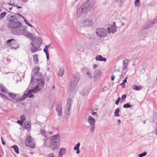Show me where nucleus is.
Segmentation results:
<instances>
[{
	"label": "nucleus",
	"instance_id": "1",
	"mask_svg": "<svg viewBox=\"0 0 157 157\" xmlns=\"http://www.w3.org/2000/svg\"><path fill=\"white\" fill-rule=\"evenodd\" d=\"M19 17L17 15L12 16L10 18L9 23L7 25L8 27L12 29L11 33L16 35H19L22 31V28L25 27L21 26V23L18 19Z\"/></svg>",
	"mask_w": 157,
	"mask_h": 157
},
{
	"label": "nucleus",
	"instance_id": "2",
	"mask_svg": "<svg viewBox=\"0 0 157 157\" xmlns=\"http://www.w3.org/2000/svg\"><path fill=\"white\" fill-rule=\"evenodd\" d=\"M59 136V134H56L51 137L49 147L52 151H54L59 148L60 145Z\"/></svg>",
	"mask_w": 157,
	"mask_h": 157
},
{
	"label": "nucleus",
	"instance_id": "3",
	"mask_svg": "<svg viewBox=\"0 0 157 157\" xmlns=\"http://www.w3.org/2000/svg\"><path fill=\"white\" fill-rule=\"evenodd\" d=\"M22 31L21 34L19 35H24L25 36L30 39L32 40L35 39L36 37L33 34L29 33L27 31L26 26L25 27H22L21 29Z\"/></svg>",
	"mask_w": 157,
	"mask_h": 157
},
{
	"label": "nucleus",
	"instance_id": "4",
	"mask_svg": "<svg viewBox=\"0 0 157 157\" xmlns=\"http://www.w3.org/2000/svg\"><path fill=\"white\" fill-rule=\"evenodd\" d=\"M95 32L98 36L101 38H104L107 35L106 29L103 28H97Z\"/></svg>",
	"mask_w": 157,
	"mask_h": 157
},
{
	"label": "nucleus",
	"instance_id": "5",
	"mask_svg": "<svg viewBox=\"0 0 157 157\" xmlns=\"http://www.w3.org/2000/svg\"><path fill=\"white\" fill-rule=\"evenodd\" d=\"M79 78L78 76L73 77L70 81L69 89L71 91H73L75 89L76 84L79 80Z\"/></svg>",
	"mask_w": 157,
	"mask_h": 157
},
{
	"label": "nucleus",
	"instance_id": "6",
	"mask_svg": "<svg viewBox=\"0 0 157 157\" xmlns=\"http://www.w3.org/2000/svg\"><path fill=\"white\" fill-rule=\"evenodd\" d=\"M88 11L83 4L77 10L76 15L78 17H80L85 14Z\"/></svg>",
	"mask_w": 157,
	"mask_h": 157
},
{
	"label": "nucleus",
	"instance_id": "7",
	"mask_svg": "<svg viewBox=\"0 0 157 157\" xmlns=\"http://www.w3.org/2000/svg\"><path fill=\"white\" fill-rule=\"evenodd\" d=\"M88 122L91 126L90 131L91 132H93L95 127V119L91 116H89L88 117Z\"/></svg>",
	"mask_w": 157,
	"mask_h": 157
},
{
	"label": "nucleus",
	"instance_id": "8",
	"mask_svg": "<svg viewBox=\"0 0 157 157\" xmlns=\"http://www.w3.org/2000/svg\"><path fill=\"white\" fill-rule=\"evenodd\" d=\"M42 75L39 71H36L34 72L33 75H31V79L29 84V85L31 83L33 84V81L35 82L36 80H39L40 78L42 77Z\"/></svg>",
	"mask_w": 157,
	"mask_h": 157
},
{
	"label": "nucleus",
	"instance_id": "9",
	"mask_svg": "<svg viewBox=\"0 0 157 157\" xmlns=\"http://www.w3.org/2000/svg\"><path fill=\"white\" fill-rule=\"evenodd\" d=\"M86 8L88 11L91 10L94 5V3L91 1L88 0L85 1L83 4Z\"/></svg>",
	"mask_w": 157,
	"mask_h": 157
},
{
	"label": "nucleus",
	"instance_id": "10",
	"mask_svg": "<svg viewBox=\"0 0 157 157\" xmlns=\"http://www.w3.org/2000/svg\"><path fill=\"white\" fill-rule=\"evenodd\" d=\"M31 44L32 46L31 47L30 50L32 53H34L39 50L38 49L40 46L37 43L32 41Z\"/></svg>",
	"mask_w": 157,
	"mask_h": 157
},
{
	"label": "nucleus",
	"instance_id": "11",
	"mask_svg": "<svg viewBox=\"0 0 157 157\" xmlns=\"http://www.w3.org/2000/svg\"><path fill=\"white\" fill-rule=\"evenodd\" d=\"M117 27L116 25L115 22H113L112 25L107 28L109 33L113 34L117 31Z\"/></svg>",
	"mask_w": 157,
	"mask_h": 157
},
{
	"label": "nucleus",
	"instance_id": "12",
	"mask_svg": "<svg viewBox=\"0 0 157 157\" xmlns=\"http://www.w3.org/2000/svg\"><path fill=\"white\" fill-rule=\"evenodd\" d=\"M25 144L27 146L31 148H33L35 146V144L31 140L30 136H28L26 139Z\"/></svg>",
	"mask_w": 157,
	"mask_h": 157
},
{
	"label": "nucleus",
	"instance_id": "13",
	"mask_svg": "<svg viewBox=\"0 0 157 157\" xmlns=\"http://www.w3.org/2000/svg\"><path fill=\"white\" fill-rule=\"evenodd\" d=\"M72 103V99L71 98H69L67 100V104L66 105L67 108L65 110V112H66V114H69Z\"/></svg>",
	"mask_w": 157,
	"mask_h": 157
},
{
	"label": "nucleus",
	"instance_id": "14",
	"mask_svg": "<svg viewBox=\"0 0 157 157\" xmlns=\"http://www.w3.org/2000/svg\"><path fill=\"white\" fill-rule=\"evenodd\" d=\"M7 43L8 44H9L11 46V48L13 49H16L17 48H19L18 45H16V47H14V44H16L15 40L13 39H11L10 40H8L7 41Z\"/></svg>",
	"mask_w": 157,
	"mask_h": 157
},
{
	"label": "nucleus",
	"instance_id": "15",
	"mask_svg": "<svg viewBox=\"0 0 157 157\" xmlns=\"http://www.w3.org/2000/svg\"><path fill=\"white\" fill-rule=\"evenodd\" d=\"M101 74V71L98 70H95L94 73V80L96 82L100 78Z\"/></svg>",
	"mask_w": 157,
	"mask_h": 157
},
{
	"label": "nucleus",
	"instance_id": "16",
	"mask_svg": "<svg viewBox=\"0 0 157 157\" xmlns=\"http://www.w3.org/2000/svg\"><path fill=\"white\" fill-rule=\"evenodd\" d=\"M56 111L58 112V115L59 116H62V106L61 104H58L56 107Z\"/></svg>",
	"mask_w": 157,
	"mask_h": 157
},
{
	"label": "nucleus",
	"instance_id": "17",
	"mask_svg": "<svg viewBox=\"0 0 157 157\" xmlns=\"http://www.w3.org/2000/svg\"><path fill=\"white\" fill-rule=\"evenodd\" d=\"M82 24L83 26H87L91 25L92 24V21L89 19H87L82 22Z\"/></svg>",
	"mask_w": 157,
	"mask_h": 157
},
{
	"label": "nucleus",
	"instance_id": "18",
	"mask_svg": "<svg viewBox=\"0 0 157 157\" xmlns=\"http://www.w3.org/2000/svg\"><path fill=\"white\" fill-rule=\"evenodd\" d=\"M8 94L10 97L13 99L17 100V101L18 102V99L19 98V94H14L11 93H9Z\"/></svg>",
	"mask_w": 157,
	"mask_h": 157
},
{
	"label": "nucleus",
	"instance_id": "19",
	"mask_svg": "<svg viewBox=\"0 0 157 157\" xmlns=\"http://www.w3.org/2000/svg\"><path fill=\"white\" fill-rule=\"evenodd\" d=\"M154 25L152 22L151 21H148L147 22V24L145 26L143 27V29L144 30H146L148 29L149 28L151 27Z\"/></svg>",
	"mask_w": 157,
	"mask_h": 157
},
{
	"label": "nucleus",
	"instance_id": "20",
	"mask_svg": "<svg viewBox=\"0 0 157 157\" xmlns=\"http://www.w3.org/2000/svg\"><path fill=\"white\" fill-rule=\"evenodd\" d=\"M37 82V83L38 85L42 87H43L44 85V83L45 81V79L43 78L42 77L40 78L39 80H36Z\"/></svg>",
	"mask_w": 157,
	"mask_h": 157
},
{
	"label": "nucleus",
	"instance_id": "21",
	"mask_svg": "<svg viewBox=\"0 0 157 157\" xmlns=\"http://www.w3.org/2000/svg\"><path fill=\"white\" fill-rule=\"evenodd\" d=\"M95 59L97 61L105 62L106 60V58L103 57L101 55L97 56L95 58Z\"/></svg>",
	"mask_w": 157,
	"mask_h": 157
},
{
	"label": "nucleus",
	"instance_id": "22",
	"mask_svg": "<svg viewBox=\"0 0 157 157\" xmlns=\"http://www.w3.org/2000/svg\"><path fill=\"white\" fill-rule=\"evenodd\" d=\"M25 128L27 129L28 131H30L31 129V124L28 121H26L25 124Z\"/></svg>",
	"mask_w": 157,
	"mask_h": 157
},
{
	"label": "nucleus",
	"instance_id": "23",
	"mask_svg": "<svg viewBox=\"0 0 157 157\" xmlns=\"http://www.w3.org/2000/svg\"><path fill=\"white\" fill-rule=\"evenodd\" d=\"M41 90L40 88L38 85L36 86L35 88L31 90L32 93L34 94L37 93L40 91Z\"/></svg>",
	"mask_w": 157,
	"mask_h": 157
},
{
	"label": "nucleus",
	"instance_id": "24",
	"mask_svg": "<svg viewBox=\"0 0 157 157\" xmlns=\"http://www.w3.org/2000/svg\"><path fill=\"white\" fill-rule=\"evenodd\" d=\"M64 73V69L63 67H60L59 71L58 73V75L59 76L62 77Z\"/></svg>",
	"mask_w": 157,
	"mask_h": 157
},
{
	"label": "nucleus",
	"instance_id": "25",
	"mask_svg": "<svg viewBox=\"0 0 157 157\" xmlns=\"http://www.w3.org/2000/svg\"><path fill=\"white\" fill-rule=\"evenodd\" d=\"M40 133L41 135H43L44 137L46 138L48 137V133L46 132L45 130L41 129L40 130Z\"/></svg>",
	"mask_w": 157,
	"mask_h": 157
},
{
	"label": "nucleus",
	"instance_id": "26",
	"mask_svg": "<svg viewBox=\"0 0 157 157\" xmlns=\"http://www.w3.org/2000/svg\"><path fill=\"white\" fill-rule=\"evenodd\" d=\"M17 15L21 17L23 19H24V22L25 24L28 25L29 26H30L31 27H33V26L30 24L27 21V20L25 18V17L24 16H23L21 14L18 13L17 14Z\"/></svg>",
	"mask_w": 157,
	"mask_h": 157
},
{
	"label": "nucleus",
	"instance_id": "27",
	"mask_svg": "<svg viewBox=\"0 0 157 157\" xmlns=\"http://www.w3.org/2000/svg\"><path fill=\"white\" fill-rule=\"evenodd\" d=\"M80 144L79 142L78 143L74 148V150H76V153L77 154H78L80 153L79 147Z\"/></svg>",
	"mask_w": 157,
	"mask_h": 157
},
{
	"label": "nucleus",
	"instance_id": "28",
	"mask_svg": "<svg viewBox=\"0 0 157 157\" xmlns=\"http://www.w3.org/2000/svg\"><path fill=\"white\" fill-rule=\"evenodd\" d=\"M88 91L86 88H84L80 91V94L84 96L88 94Z\"/></svg>",
	"mask_w": 157,
	"mask_h": 157
},
{
	"label": "nucleus",
	"instance_id": "29",
	"mask_svg": "<svg viewBox=\"0 0 157 157\" xmlns=\"http://www.w3.org/2000/svg\"><path fill=\"white\" fill-rule=\"evenodd\" d=\"M128 60L127 59H126L124 61H123V69L125 70L126 69L128 63Z\"/></svg>",
	"mask_w": 157,
	"mask_h": 157
},
{
	"label": "nucleus",
	"instance_id": "30",
	"mask_svg": "<svg viewBox=\"0 0 157 157\" xmlns=\"http://www.w3.org/2000/svg\"><path fill=\"white\" fill-rule=\"evenodd\" d=\"M132 88L133 90L139 91L142 89V87L141 86H138L137 85H134L132 86Z\"/></svg>",
	"mask_w": 157,
	"mask_h": 157
},
{
	"label": "nucleus",
	"instance_id": "31",
	"mask_svg": "<svg viewBox=\"0 0 157 157\" xmlns=\"http://www.w3.org/2000/svg\"><path fill=\"white\" fill-rule=\"evenodd\" d=\"M27 94H24L22 96L21 98H20V96H19V98L18 99V101L21 102L24 101L27 97Z\"/></svg>",
	"mask_w": 157,
	"mask_h": 157
},
{
	"label": "nucleus",
	"instance_id": "32",
	"mask_svg": "<svg viewBox=\"0 0 157 157\" xmlns=\"http://www.w3.org/2000/svg\"><path fill=\"white\" fill-rule=\"evenodd\" d=\"M0 89L3 93L6 94L7 92V90L6 87H5L2 85H0Z\"/></svg>",
	"mask_w": 157,
	"mask_h": 157
},
{
	"label": "nucleus",
	"instance_id": "33",
	"mask_svg": "<svg viewBox=\"0 0 157 157\" xmlns=\"http://www.w3.org/2000/svg\"><path fill=\"white\" fill-rule=\"evenodd\" d=\"M33 60L35 63L37 64L38 62V55L37 54H35L33 56Z\"/></svg>",
	"mask_w": 157,
	"mask_h": 157
},
{
	"label": "nucleus",
	"instance_id": "34",
	"mask_svg": "<svg viewBox=\"0 0 157 157\" xmlns=\"http://www.w3.org/2000/svg\"><path fill=\"white\" fill-rule=\"evenodd\" d=\"M11 148H13L14 149V150L16 153L18 154L19 153V150L18 147L16 145H14L13 146L11 147Z\"/></svg>",
	"mask_w": 157,
	"mask_h": 157
},
{
	"label": "nucleus",
	"instance_id": "35",
	"mask_svg": "<svg viewBox=\"0 0 157 157\" xmlns=\"http://www.w3.org/2000/svg\"><path fill=\"white\" fill-rule=\"evenodd\" d=\"M32 92L31 91V90H28L27 92V97L29 98H32L33 97V95L32 94Z\"/></svg>",
	"mask_w": 157,
	"mask_h": 157
},
{
	"label": "nucleus",
	"instance_id": "36",
	"mask_svg": "<svg viewBox=\"0 0 157 157\" xmlns=\"http://www.w3.org/2000/svg\"><path fill=\"white\" fill-rule=\"evenodd\" d=\"M35 42L37 43L40 46L42 43V41L41 39L40 38H38L36 40Z\"/></svg>",
	"mask_w": 157,
	"mask_h": 157
},
{
	"label": "nucleus",
	"instance_id": "37",
	"mask_svg": "<svg viewBox=\"0 0 157 157\" xmlns=\"http://www.w3.org/2000/svg\"><path fill=\"white\" fill-rule=\"evenodd\" d=\"M66 151V148H61L60 149L59 153L60 154V155H61V154L63 155L65 153Z\"/></svg>",
	"mask_w": 157,
	"mask_h": 157
},
{
	"label": "nucleus",
	"instance_id": "38",
	"mask_svg": "<svg viewBox=\"0 0 157 157\" xmlns=\"http://www.w3.org/2000/svg\"><path fill=\"white\" fill-rule=\"evenodd\" d=\"M120 111V109L119 108H117L115 110L114 113V115L115 117H119L120 115L119 114V113Z\"/></svg>",
	"mask_w": 157,
	"mask_h": 157
},
{
	"label": "nucleus",
	"instance_id": "39",
	"mask_svg": "<svg viewBox=\"0 0 157 157\" xmlns=\"http://www.w3.org/2000/svg\"><path fill=\"white\" fill-rule=\"evenodd\" d=\"M48 137L47 138H44L43 139L44 143H43V146H44L45 147H46L47 145V142L48 141Z\"/></svg>",
	"mask_w": 157,
	"mask_h": 157
},
{
	"label": "nucleus",
	"instance_id": "40",
	"mask_svg": "<svg viewBox=\"0 0 157 157\" xmlns=\"http://www.w3.org/2000/svg\"><path fill=\"white\" fill-rule=\"evenodd\" d=\"M6 12H3L0 15V19H3L6 15Z\"/></svg>",
	"mask_w": 157,
	"mask_h": 157
},
{
	"label": "nucleus",
	"instance_id": "41",
	"mask_svg": "<svg viewBox=\"0 0 157 157\" xmlns=\"http://www.w3.org/2000/svg\"><path fill=\"white\" fill-rule=\"evenodd\" d=\"M132 105L129 104V103H127L126 104H124L123 105V107L124 108H128L131 107Z\"/></svg>",
	"mask_w": 157,
	"mask_h": 157
},
{
	"label": "nucleus",
	"instance_id": "42",
	"mask_svg": "<svg viewBox=\"0 0 157 157\" xmlns=\"http://www.w3.org/2000/svg\"><path fill=\"white\" fill-rule=\"evenodd\" d=\"M147 154V152L146 151H144L142 153L139 154L138 156L139 157H143L145 156Z\"/></svg>",
	"mask_w": 157,
	"mask_h": 157
},
{
	"label": "nucleus",
	"instance_id": "43",
	"mask_svg": "<svg viewBox=\"0 0 157 157\" xmlns=\"http://www.w3.org/2000/svg\"><path fill=\"white\" fill-rule=\"evenodd\" d=\"M139 0H136L134 2L135 6L136 7H138L140 5Z\"/></svg>",
	"mask_w": 157,
	"mask_h": 157
},
{
	"label": "nucleus",
	"instance_id": "44",
	"mask_svg": "<svg viewBox=\"0 0 157 157\" xmlns=\"http://www.w3.org/2000/svg\"><path fill=\"white\" fill-rule=\"evenodd\" d=\"M51 44H50L48 45H45V48L43 49V51H48V48L51 46Z\"/></svg>",
	"mask_w": 157,
	"mask_h": 157
},
{
	"label": "nucleus",
	"instance_id": "45",
	"mask_svg": "<svg viewBox=\"0 0 157 157\" xmlns=\"http://www.w3.org/2000/svg\"><path fill=\"white\" fill-rule=\"evenodd\" d=\"M86 75L90 79H92V75L90 72L88 71L86 72Z\"/></svg>",
	"mask_w": 157,
	"mask_h": 157
},
{
	"label": "nucleus",
	"instance_id": "46",
	"mask_svg": "<svg viewBox=\"0 0 157 157\" xmlns=\"http://www.w3.org/2000/svg\"><path fill=\"white\" fill-rule=\"evenodd\" d=\"M20 120L24 122L25 120V115H22L20 117Z\"/></svg>",
	"mask_w": 157,
	"mask_h": 157
},
{
	"label": "nucleus",
	"instance_id": "47",
	"mask_svg": "<svg viewBox=\"0 0 157 157\" xmlns=\"http://www.w3.org/2000/svg\"><path fill=\"white\" fill-rule=\"evenodd\" d=\"M40 70V68L39 67H36L34 68L33 71H38Z\"/></svg>",
	"mask_w": 157,
	"mask_h": 157
},
{
	"label": "nucleus",
	"instance_id": "48",
	"mask_svg": "<svg viewBox=\"0 0 157 157\" xmlns=\"http://www.w3.org/2000/svg\"><path fill=\"white\" fill-rule=\"evenodd\" d=\"M120 101H121V98L120 97H119L116 100V101L115 102V104L117 105H118L119 104V102Z\"/></svg>",
	"mask_w": 157,
	"mask_h": 157
},
{
	"label": "nucleus",
	"instance_id": "49",
	"mask_svg": "<svg viewBox=\"0 0 157 157\" xmlns=\"http://www.w3.org/2000/svg\"><path fill=\"white\" fill-rule=\"evenodd\" d=\"M45 53L47 60L49 59V54L48 51H44Z\"/></svg>",
	"mask_w": 157,
	"mask_h": 157
},
{
	"label": "nucleus",
	"instance_id": "50",
	"mask_svg": "<svg viewBox=\"0 0 157 157\" xmlns=\"http://www.w3.org/2000/svg\"><path fill=\"white\" fill-rule=\"evenodd\" d=\"M17 123L19 124L20 125H22L23 124L24 122L21 120H18L17 121Z\"/></svg>",
	"mask_w": 157,
	"mask_h": 157
},
{
	"label": "nucleus",
	"instance_id": "51",
	"mask_svg": "<svg viewBox=\"0 0 157 157\" xmlns=\"http://www.w3.org/2000/svg\"><path fill=\"white\" fill-rule=\"evenodd\" d=\"M153 24L155 25L156 23H157V19H154L152 21H151Z\"/></svg>",
	"mask_w": 157,
	"mask_h": 157
},
{
	"label": "nucleus",
	"instance_id": "52",
	"mask_svg": "<svg viewBox=\"0 0 157 157\" xmlns=\"http://www.w3.org/2000/svg\"><path fill=\"white\" fill-rule=\"evenodd\" d=\"M126 94H124L122 95L121 97V99L122 100L125 101V99H126Z\"/></svg>",
	"mask_w": 157,
	"mask_h": 157
},
{
	"label": "nucleus",
	"instance_id": "53",
	"mask_svg": "<svg viewBox=\"0 0 157 157\" xmlns=\"http://www.w3.org/2000/svg\"><path fill=\"white\" fill-rule=\"evenodd\" d=\"M91 114L94 116L97 117L98 114L97 113L95 112H93L92 113H91Z\"/></svg>",
	"mask_w": 157,
	"mask_h": 157
},
{
	"label": "nucleus",
	"instance_id": "54",
	"mask_svg": "<svg viewBox=\"0 0 157 157\" xmlns=\"http://www.w3.org/2000/svg\"><path fill=\"white\" fill-rule=\"evenodd\" d=\"M1 140L2 141V143L3 145H5L6 144V142L4 141V139L2 137H1Z\"/></svg>",
	"mask_w": 157,
	"mask_h": 157
},
{
	"label": "nucleus",
	"instance_id": "55",
	"mask_svg": "<svg viewBox=\"0 0 157 157\" xmlns=\"http://www.w3.org/2000/svg\"><path fill=\"white\" fill-rule=\"evenodd\" d=\"M54 155L52 153H49L48 155V157H54Z\"/></svg>",
	"mask_w": 157,
	"mask_h": 157
},
{
	"label": "nucleus",
	"instance_id": "56",
	"mask_svg": "<svg viewBox=\"0 0 157 157\" xmlns=\"http://www.w3.org/2000/svg\"><path fill=\"white\" fill-rule=\"evenodd\" d=\"M120 85L122 86L123 88L125 87V83L123 82L120 84Z\"/></svg>",
	"mask_w": 157,
	"mask_h": 157
},
{
	"label": "nucleus",
	"instance_id": "57",
	"mask_svg": "<svg viewBox=\"0 0 157 157\" xmlns=\"http://www.w3.org/2000/svg\"><path fill=\"white\" fill-rule=\"evenodd\" d=\"M81 49L79 50V51H84V48H83V47L82 46H81V48H80Z\"/></svg>",
	"mask_w": 157,
	"mask_h": 157
},
{
	"label": "nucleus",
	"instance_id": "58",
	"mask_svg": "<svg viewBox=\"0 0 157 157\" xmlns=\"http://www.w3.org/2000/svg\"><path fill=\"white\" fill-rule=\"evenodd\" d=\"M127 78H128V77H126L123 80V82L124 83H126V82H127Z\"/></svg>",
	"mask_w": 157,
	"mask_h": 157
},
{
	"label": "nucleus",
	"instance_id": "59",
	"mask_svg": "<svg viewBox=\"0 0 157 157\" xmlns=\"http://www.w3.org/2000/svg\"><path fill=\"white\" fill-rule=\"evenodd\" d=\"M23 3H27L29 0H20Z\"/></svg>",
	"mask_w": 157,
	"mask_h": 157
},
{
	"label": "nucleus",
	"instance_id": "60",
	"mask_svg": "<svg viewBox=\"0 0 157 157\" xmlns=\"http://www.w3.org/2000/svg\"><path fill=\"white\" fill-rule=\"evenodd\" d=\"M114 78H115V76L112 75V76H111V81H113L114 80Z\"/></svg>",
	"mask_w": 157,
	"mask_h": 157
},
{
	"label": "nucleus",
	"instance_id": "61",
	"mask_svg": "<svg viewBox=\"0 0 157 157\" xmlns=\"http://www.w3.org/2000/svg\"><path fill=\"white\" fill-rule=\"evenodd\" d=\"M4 98L7 100H8L9 101H10V100L9 99V98L8 97H7V96H6V95H5V96H4Z\"/></svg>",
	"mask_w": 157,
	"mask_h": 157
},
{
	"label": "nucleus",
	"instance_id": "62",
	"mask_svg": "<svg viewBox=\"0 0 157 157\" xmlns=\"http://www.w3.org/2000/svg\"><path fill=\"white\" fill-rule=\"evenodd\" d=\"M117 122H118L117 125H119L120 124V123H121V120H119V119L118 120H117Z\"/></svg>",
	"mask_w": 157,
	"mask_h": 157
},
{
	"label": "nucleus",
	"instance_id": "63",
	"mask_svg": "<svg viewBox=\"0 0 157 157\" xmlns=\"http://www.w3.org/2000/svg\"><path fill=\"white\" fill-rule=\"evenodd\" d=\"M9 4L10 5H11L13 6H14V7H16V5L15 4H14V3H13L12 4H10V3H9Z\"/></svg>",
	"mask_w": 157,
	"mask_h": 157
},
{
	"label": "nucleus",
	"instance_id": "64",
	"mask_svg": "<svg viewBox=\"0 0 157 157\" xmlns=\"http://www.w3.org/2000/svg\"><path fill=\"white\" fill-rule=\"evenodd\" d=\"M97 64H94L93 66V68L94 69H95L97 68Z\"/></svg>",
	"mask_w": 157,
	"mask_h": 157
}]
</instances>
